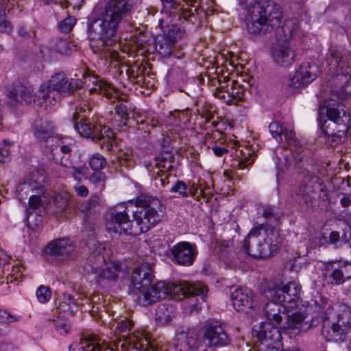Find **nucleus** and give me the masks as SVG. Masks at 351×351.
I'll return each mask as SVG.
<instances>
[{
    "label": "nucleus",
    "instance_id": "nucleus-1",
    "mask_svg": "<svg viewBox=\"0 0 351 351\" xmlns=\"http://www.w3.org/2000/svg\"><path fill=\"white\" fill-rule=\"evenodd\" d=\"M136 210L132 203H122L111 208L106 215L109 232L136 236L146 232L162 217L160 200L152 195L141 194L136 199Z\"/></svg>",
    "mask_w": 351,
    "mask_h": 351
},
{
    "label": "nucleus",
    "instance_id": "nucleus-2",
    "mask_svg": "<svg viewBox=\"0 0 351 351\" xmlns=\"http://www.w3.org/2000/svg\"><path fill=\"white\" fill-rule=\"evenodd\" d=\"M134 0H110L100 17H90L87 34L90 47L95 53L117 60L118 53L112 49L121 22L132 11Z\"/></svg>",
    "mask_w": 351,
    "mask_h": 351
},
{
    "label": "nucleus",
    "instance_id": "nucleus-3",
    "mask_svg": "<svg viewBox=\"0 0 351 351\" xmlns=\"http://www.w3.org/2000/svg\"><path fill=\"white\" fill-rule=\"evenodd\" d=\"M282 12L280 4L268 1L256 5L246 15V29L249 34L264 35L276 32L278 40L289 42L298 29L295 18L287 19L281 26Z\"/></svg>",
    "mask_w": 351,
    "mask_h": 351
},
{
    "label": "nucleus",
    "instance_id": "nucleus-4",
    "mask_svg": "<svg viewBox=\"0 0 351 351\" xmlns=\"http://www.w3.org/2000/svg\"><path fill=\"white\" fill-rule=\"evenodd\" d=\"M131 285L138 291V302L143 306H150L168 296L171 285L165 282L154 283V274L152 264L136 266L131 275Z\"/></svg>",
    "mask_w": 351,
    "mask_h": 351
},
{
    "label": "nucleus",
    "instance_id": "nucleus-5",
    "mask_svg": "<svg viewBox=\"0 0 351 351\" xmlns=\"http://www.w3.org/2000/svg\"><path fill=\"white\" fill-rule=\"evenodd\" d=\"M281 246L280 234L269 224L253 228L245 237L242 248L249 256L265 258L276 254Z\"/></svg>",
    "mask_w": 351,
    "mask_h": 351
},
{
    "label": "nucleus",
    "instance_id": "nucleus-6",
    "mask_svg": "<svg viewBox=\"0 0 351 351\" xmlns=\"http://www.w3.org/2000/svg\"><path fill=\"white\" fill-rule=\"evenodd\" d=\"M91 112V108L86 104L76 107L71 119L75 130L84 138L94 141H107V149L110 150L112 147V130L99 123L98 117L89 118Z\"/></svg>",
    "mask_w": 351,
    "mask_h": 351
},
{
    "label": "nucleus",
    "instance_id": "nucleus-7",
    "mask_svg": "<svg viewBox=\"0 0 351 351\" xmlns=\"http://www.w3.org/2000/svg\"><path fill=\"white\" fill-rule=\"evenodd\" d=\"M324 108L328 117L324 123L319 120L320 127L324 134L335 141L345 137L349 129L351 118L346 110V106L333 99L324 101Z\"/></svg>",
    "mask_w": 351,
    "mask_h": 351
},
{
    "label": "nucleus",
    "instance_id": "nucleus-8",
    "mask_svg": "<svg viewBox=\"0 0 351 351\" xmlns=\"http://www.w3.org/2000/svg\"><path fill=\"white\" fill-rule=\"evenodd\" d=\"M95 245V249L82 267L84 274L88 277L93 276V280L97 283L104 280H116L121 271V265L119 263H107L103 254L105 247L101 244Z\"/></svg>",
    "mask_w": 351,
    "mask_h": 351
},
{
    "label": "nucleus",
    "instance_id": "nucleus-9",
    "mask_svg": "<svg viewBox=\"0 0 351 351\" xmlns=\"http://www.w3.org/2000/svg\"><path fill=\"white\" fill-rule=\"evenodd\" d=\"M84 82L80 79H68L64 73H58L51 76L47 84L40 87V97L46 106L53 105L60 97H68L82 88Z\"/></svg>",
    "mask_w": 351,
    "mask_h": 351
},
{
    "label": "nucleus",
    "instance_id": "nucleus-10",
    "mask_svg": "<svg viewBox=\"0 0 351 351\" xmlns=\"http://www.w3.org/2000/svg\"><path fill=\"white\" fill-rule=\"evenodd\" d=\"M343 56L336 49L331 48L328 53L327 62L337 69L335 74L330 80L332 94L340 99L351 96V68L346 66Z\"/></svg>",
    "mask_w": 351,
    "mask_h": 351
},
{
    "label": "nucleus",
    "instance_id": "nucleus-11",
    "mask_svg": "<svg viewBox=\"0 0 351 351\" xmlns=\"http://www.w3.org/2000/svg\"><path fill=\"white\" fill-rule=\"evenodd\" d=\"M168 295L176 300H185L184 306L190 313H198L200 310L199 306L198 297L202 300H205L208 291V287L203 282L195 283L183 282L178 285H171Z\"/></svg>",
    "mask_w": 351,
    "mask_h": 351
},
{
    "label": "nucleus",
    "instance_id": "nucleus-12",
    "mask_svg": "<svg viewBox=\"0 0 351 351\" xmlns=\"http://www.w3.org/2000/svg\"><path fill=\"white\" fill-rule=\"evenodd\" d=\"M301 286L296 282H289L286 285L280 280H274L268 284L265 295L267 298L278 300L283 303L291 304L293 307L300 299Z\"/></svg>",
    "mask_w": 351,
    "mask_h": 351
},
{
    "label": "nucleus",
    "instance_id": "nucleus-13",
    "mask_svg": "<svg viewBox=\"0 0 351 351\" xmlns=\"http://www.w3.org/2000/svg\"><path fill=\"white\" fill-rule=\"evenodd\" d=\"M326 186H322L319 178L307 171L304 173L300 186L296 193V199L301 206L307 208L316 207V196L319 191H326Z\"/></svg>",
    "mask_w": 351,
    "mask_h": 351
},
{
    "label": "nucleus",
    "instance_id": "nucleus-14",
    "mask_svg": "<svg viewBox=\"0 0 351 351\" xmlns=\"http://www.w3.org/2000/svg\"><path fill=\"white\" fill-rule=\"evenodd\" d=\"M36 142L39 145L43 153L49 159L55 160L54 149L56 145L53 127L47 121L34 123L32 126Z\"/></svg>",
    "mask_w": 351,
    "mask_h": 351
},
{
    "label": "nucleus",
    "instance_id": "nucleus-15",
    "mask_svg": "<svg viewBox=\"0 0 351 351\" xmlns=\"http://www.w3.org/2000/svg\"><path fill=\"white\" fill-rule=\"evenodd\" d=\"M202 340L209 348L223 347L230 343V337L217 321L207 322L202 328Z\"/></svg>",
    "mask_w": 351,
    "mask_h": 351
},
{
    "label": "nucleus",
    "instance_id": "nucleus-16",
    "mask_svg": "<svg viewBox=\"0 0 351 351\" xmlns=\"http://www.w3.org/2000/svg\"><path fill=\"white\" fill-rule=\"evenodd\" d=\"M323 277L328 284H343L351 278V263L343 261H329L323 269Z\"/></svg>",
    "mask_w": 351,
    "mask_h": 351
},
{
    "label": "nucleus",
    "instance_id": "nucleus-17",
    "mask_svg": "<svg viewBox=\"0 0 351 351\" xmlns=\"http://www.w3.org/2000/svg\"><path fill=\"white\" fill-rule=\"evenodd\" d=\"M174 347L176 351H198L201 339L195 328L182 326L176 330Z\"/></svg>",
    "mask_w": 351,
    "mask_h": 351
},
{
    "label": "nucleus",
    "instance_id": "nucleus-18",
    "mask_svg": "<svg viewBox=\"0 0 351 351\" xmlns=\"http://www.w3.org/2000/svg\"><path fill=\"white\" fill-rule=\"evenodd\" d=\"M319 73V69L315 64L302 63L287 83L290 93L294 92L301 87L306 86L317 77Z\"/></svg>",
    "mask_w": 351,
    "mask_h": 351
},
{
    "label": "nucleus",
    "instance_id": "nucleus-19",
    "mask_svg": "<svg viewBox=\"0 0 351 351\" xmlns=\"http://www.w3.org/2000/svg\"><path fill=\"white\" fill-rule=\"evenodd\" d=\"M123 337L125 339L123 342L120 341L117 346V351H119V347L121 351H156L148 334H132L128 335V337L123 335Z\"/></svg>",
    "mask_w": 351,
    "mask_h": 351
},
{
    "label": "nucleus",
    "instance_id": "nucleus-20",
    "mask_svg": "<svg viewBox=\"0 0 351 351\" xmlns=\"http://www.w3.org/2000/svg\"><path fill=\"white\" fill-rule=\"evenodd\" d=\"M169 251L176 263L186 267L193 264L197 254L195 245L187 241L178 243Z\"/></svg>",
    "mask_w": 351,
    "mask_h": 351
},
{
    "label": "nucleus",
    "instance_id": "nucleus-21",
    "mask_svg": "<svg viewBox=\"0 0 351 351\" xmlns=\"http://www.w3.org/2000/svg\"><path fill=\"white\" fill-rule=\"evenodd\" d=\"M253 334L262 344L279 343L282 339L277 326L271 322H261L253 328Z\"/></svg>",
    "mask_w": 351,
    "mask_h": 351
},
{
    "label": "nucleus",
    "instance_id": "nucleus-22",
    "mask_svg": "<svg viewBox=\"0 0 351 351\" xmlns=\"http://www.w3.org/2000/svg\"><path fill=\"white\" fill-rule=\"evenodd\" d=\"M254 293L247 288H231L230 298L234 308L237 311L248 313L254 307Z\"/></svg>",
    "mask_w": 351,
    "mask_h": 351
},
{
    "label": "nucleus",
    "instance_id": "nucleus-23",
    "mask_svg": "<svg viewBox=\"0 0 351 351\" xmlns=\"http://www.w3.org/2000/svg\"><path fill=\"white\" fill-rule=\"evenodd\" d=\"M348 332L346 328L333 322L326 315H324L322 319V335L327 341L343 342L347 337Z\"/></svg>",
    "mask_w": 351,
    "mask_h": 351
},
{
    "label": "nucleus",
    "instance_id": "nucleus-24",
    "mask_svg": "<svg viewBox=\"0 0 351 351\" xmlns=\"http://www.w3.org/2000/svg\"><path fill=\"white\" fill-rule=\"evenodd\" d=\"M271 57L276 64L287 67L293 62L295 53L289 42L278 40L271 49Z\"/></svg>",
    "mask_w": 351,
    "mask_h": 351
},
{
    "label": "nucleus",
    "instance_id": "nucleus-25",
    "mask_svg": "<svg viewBox=\"0 0 351 351\" xmlns=\"http://www.w3.org/2000/svg\"><path fill=\"white\" fill-rule=\"evenodd\" d=\"M8 104L11 108H18L23 106L30 104L34 100V95L29 88L23 85H16L8 94Z\"/></svg>",
    "mask_w": 351,
    "mask_h": 351
},
{
    "label": "nucleus",
    "instance_id": "nucleus-26",
    "mask_svg": "<svg viewBox=\"0 0 351 351\" xmlns=\"http://www.w3.org/2000/svg\"><path fill=\"white\" fill-rule=\"evenodd\" d=\"M336 307V309L328 308L325 315L349 332L351 328V308L343 304Z\"/></svg>",
    "mask_w": 351,
    "mask_h": 351
},
{
    "label": "nucleus",
    "instance_id": "nucleus-27",
    "mask_svg": "<svg viewBox=\"0 0 351 351\" xmlns=\"http://www.w3.org/2000/svg\"><path fill=\"white\" fill-rule=\"evenodd\" d=\"M73 247L69 240L65 238L54 239L49 242L45 247L47 254L54 256L58 259H64L71 254Z\"/></svg>",
    "mask_w": 351,
    "mask_h": 351
},
{
    "label": "nucleus",
    "instance_id": "nucleus-28",
    "mask_svg": "<svg viewBox=\"0 0 351 351\" xmlns=\"http://www.w3.org/2000/svg\"><path fill=\"white\" fill-rule=\"evenodd\" d=\"M263 308L264 315L266 318L274 324L279 325L282 320V315H286L287 308L282 302L269 298Z\"/></svg>",
    "mask_w": 351,
    "mask_h": 351
},
{
    "label": "nucleus",
    "instance_id": "nucleus-29",
    "mask_svg": "<svg viewBox=\"0 0 351 351\" xmlns=\"http://www.w3.org/2000/svg\"><path fill=\"white\" fill-rule=\"evenodd\" d=\"M107 346L100 343L94 337L81 338L79 341L72 343L69 351H106Z\"/></svg>",
    "mask_w": 351,
    "mask_h": 351
},
{
    "label": "nucleus",
    "instance_id": "nucleus-30",
    "mask_svg": "<svg viewBox=\"0 0 351 351\" xmlns=\"http://www.w3.org/2000/svg\"><path fill=\"white\" fill-rule=\"evenodd\" d=\"M173 14L177 15L179 18L183 19L196 27L200 26L202 19L205 16L204 11L195 5H193L190 9H184L180 7Z\"/></svg>",
    "mask_w": 351,
    "mask_h": 351
},
{
    "label": "nucleus",
    "instance_id": "nucleus-31",
    "mask_svg": "<svg viewBox=\"0 0 351 351\" xmlns=\"http://www.w3.org/2000/svg\"><path fill=\"white\" fill-rule=\"evenodd\" d=\"M245 88L237 80H232L230 86L227 88L228 104H236L241 101L244 97Z\"/></svg>",
    "mask_w": 351,
    "mask_h": 351
},
{
    "label": "nucleus",
    "instance_id": "nucleus-32",
    "mask_svg": "<svg viewBox=\"0 0 351 351\" xmlns=\"http://www.w3.org/2000/svg\"><path fill=\"white\" fill-rule=\"evenodd\" d=\"M116 114L121 118L123 126L127 127L131 117L134 116V108L127 101H120L114 107Z\"/></svg>",
    "mask_w": 351,
    "mask_h": 351
},
{
    "label": "nucleus",
    "instance_id": "nucleus-33",
    "mask_svg": "<svg viewBox=\"0 0 351 351\" xmlns=\"http://www.w3.org/2000/svg\"><path fill=\"white\" fill-rule=\"evenodd\" d=\"M12 8L10 0L0 2V32L10 34L12 32L13 25L6 16V11L9 12Z\"/></svg>",
    "mask_w": 351,
    "mask_h": 351
},
{
    "label": "nucleus",
    "instance_id": "nucleus-34",
    "mask_svg": "<svg viewBox=\"0 0 351 351\" xmlns=\"http://www.w3.org/2000/svg\"><path fill=\"white\" fill-rule=\"evenodd\" d=\"M287 320L283 327L285 329H299L302 325V322L306 318V315L299 311L287 314L286 316Z\"/></svg>",
    "mask_w": 351,
    "mask_h": 351
},
{
    "label": "nucleus",
    "instance_id": "nucleus-35",
    "mask_svg": "<svg viewBox=\"0 0 351 351\" xmlns=\"http://www.w3.org/2000/svg\"><path fill=\"white\" fill-rule=\"evenodd\" d=\"M77 303L73 296L64 293L60 296L58 308L62 312H70L71 315L74 313L73 307H77Z\"/></svg>",
    "mask_w": 351,
    "mask_h": 351
},
{
    "label": "nucleus",
    "instance_id": "nucleus-36",
    "mask_svg": "<svg viewBox=\"0 0 351 351\" xmlns=\"http://www.w3.org/2000/svg\"><path fill=\"white\" fill-rule=\"evenodd\" d=\"M88 180L97 191V193H101L104 190L107 180V176L104 172L95 171L90 176Z\"/></svg>",
    "mask_w": 351,
    "mask_h": 351
},
{
    "label": "nucleus",
    "instance_id": "nucleus-37",
    "mask_svg": "<svg viewBox=\"0 0 351 351\" xmlns=\"http://www.w3.org/2000/svg\"><path fill=\"white\" fill-rule=\"evenodd\" d=\"M174 45L162 36L155 40V48L163 56H170Z\"/></svg>",
    "mask_w": 351,
    "mask_h": 351
},
{
    "label": "nucleus",
    "instance_id": "nucleus-38",
    "mask_svg": "<svg viewBox=\"0 0 351 351\" xmlns=\"http://www.w3.org/2000/svg\"><path fill=\"white\" fill-rule=\"evenodd\" d=\"M25 220L26 226L29 229L36 230V228L42 225L43 217L42 215L38 214L37 211L27 210Z\"/></svg>",
    "mask_w": 351,
    "mask_h": 351
},
{
    "label": "nucleus",
    "instance_id": "nucleus-39",
    "mask_svg": "<svg viewBox=\"0 0 351 351\" xmlns=\"http://www.w3.org/2000/svg\"><path fill=\"white\" fill-rule=\"evenodd\" d=\"M100 197L96 193L92 195L90 199L82 205V211L86 213V215H92L99 211Z\"/></svg>",
    "mask_w": 351,
    "mask_h": 351
},
{
    "label": "nucleus",
    "instance_id": "nucleus-40",
    "mask_svg": "<svg viewBox=\"0 0 351 351\" xmlns=\"http://www.w3.org/2000/svg\"><path fill=\"white\" fill-rule=\"evenodd\" d=\"M242 152V158L239 160H236L233 164V166L236 169H243L245 167L251 165L256 158V155L254 152H250L248 150L247 153H245L243 151Z\"/></svg>",
    "mask_w": 351,
    "mask_h": 351
},
{
    "label": "nucleus",
    "instance_id": "nucleus-41",
    "mask_svg": "<svg viewBox=\"0 0 351 351\" xmlns=\"http://www.w3.org/2000/svg\"><path fill=\"white\" fill-rule=\"evenodd\" d=\"M89 166L95 171H100L106 165V158L100 154L96 153L89 159Z\"/></svg>",
    "mask_w": 351,
    "mask_h": 351
},
{
    "label": "nucleus",
    "instance_id": "nucleus-42",
    "mask_svg": "<svg viewBox=\"0 0 351 351\" xmlns=\"http://www.w3.org/2000/svg\"><path fill=\"white\" fill-rule=\"evenodd\" d=\"M59 163L63 167H66V168L73 169V178L75 180H80V178L79 177L80 175L84 176V174H85L84 171L86 169V168L84 167L80 166V167H75L73 165L72 161L69 160V159H67V158H66L64 160V157H62L60 159Z\"/></svg>",
    "mask_w": 351,
    "mask_h": 351
},
{
    "label": "nucleus",
    "instance_id": "nucleus-43",
    "mask_svg": "<svg viewBox=\"0 0 351 351\" xmlns=\"http://www.w3.org/2000/svg\"><path fill=\"white\" fill-rule=\"evenodd\" d=\"M182 33L183 31L179 27L171 25L162 36H165L167 40L175 45L177 40L182 36Z\"/></svg>",
    "mask_w": 351,
    "mask_h": 351
},
{
    "label": "nucleus",
    "instance_id": "nucleus-44",
    "mask_svg": "<svg viewBox=\"0 0 351 351\" xmlns=\"http://www.w3.org/2000/svg\"><path fill=\"white\" fill-rule=\"evenodd\" d=\"M156 320L161 325L167 324L172 320L171 316L165 306H159L156 310Z\"/></svg>",
    "mask_w": 351,
    "mask_h": 351
},
{
    "label": "nucleus",
    "instance_id": "nucleus-45",
    "mask_svg": "<svg viewBox=\"0 0 351 351\" xmlns=\"http://www.w3.org/2000/svg\"><path fill=\"white\" fill-rule=\"evenodd\" d=\"M263 216L269 221H276L280 219L281 215L276 210L275 207L271 206H265L263 209Z\"/></svg>",
    "mask_w": 351,
    "mask_h": 351
},
{
    "label": "nucleus",
    "instance_id": "nucleus-46",
    "mask_svg": "<svg viewBox=\"0 0 351 351\" xmlns=\"http://www.w3.org/2000/svg\"><path fill=\"white\" fill-rule=\"evenodd\" d=\"M170 192L177 193L182 197H189L191 193L188 191V186L182 180H177L176 184L170 189Z\"/></svg>",
    "mask_w": 351,
    "mask_h": 351
},
{
    "label": "nucleus",
    "instance_id": "nucleus-47",
    "mask_svg": "<svg viewBox=\"0 0 351 351\" xmlns=\"http://www.w3.org/2000/svg\"><path fill=\"white\" fill-rule=\"evenodd\" d=\"M269 131L272 136L276 138L278 142L282 141V126L276 121H273L269 125Z\"/></svg>",
    "mask_w": 351,
    "mask_h": 351
},
{
    "label": "nucleus",
    "instance_id": "nucleus-48",
    "mask_svg": "<svg viewBox=\"0 0 351 351\" xmlns=\"http://www.w3.org/2000/svg\"><path fill=\"white\" fill-rule=\"evenodd\" d=\"M36 297L41 303L48 302L51 298V291L49 287L41 285L36 290Z\"/></svg>",
    "mask_w": 351,
    "mask_h": 351
},
{
    "label": "nucleus",
    "instance_id": "nucleus-49",
    "mask_svg": "<svg viewBox=\"0 0 351 351\" xmlns=\"http://www.w3.org/2000/svg\"><path fill=\"white\" fill-rule=\"evenodd\" d=\"M75 22L76 20L74 17L69 16L58 23V30L62 33H69L72 30Z\"/></svg>",
    "mask_w": 351,
    "mask_h": 351
},
{
    "label": "nucleus",
    "instance_id": "nucleus-50",
    "mask_svg": "<svg viewBox=\"0 0 351 351\" xmlns=\"http://www.w3.org/2000/svg\"><path fill=\"white\" fill-rule=\"evenodd\" d=\"M12 143L8 140H4L2 145L0 146V163H5L10 160V153L9 147Z\"/></svg>",
    "mask_w": 351,
    "mask_h": 351
},
{
    "label": "nucleus",
    "instance_id": "nucleus-51",
    "mask_svg": "<svg viewBox=\"0 0 351 351\" xmlns=\"http://www.w3.org/2000/svg\"><path fill=\"white\" fill-rule=\"evenodd\" d=\"M118 162L120 166L130 168L134 166L132 156L125 152H120L117 156Z\"/></svg>",
    "mask_w": 351,
    "mask_h": 351
},
{
    "label": "nucleus",
    "instance_id": "nucleus-52",
    "mask_svg": "<svg viewBox=\"0 0 351 351\" xmlns=\"http://www.w3.org/2000/svg\"><path fill=\"white\" fill-rule=\"evenodd\" d=\"M162 5V11L173 14L180 7L176 0H160Z\"/></svg>",
    "mask_w": 351,
    "mask_h": 351
},
{
    "label": "nucleus",
    "instance_id": "nucleus-53",
    "mask_svg": "<svg viewBox=\"0 0 351 351\" xmlns=\"http://www.w3.org/2000/svg\"><path fill=\"white\" fill-rule=\"evenodd\" d=\"M54 204L58 211L62 212L66 209L69 206V197L66 194L58 195L54 199Z\"/></svg>",
    "mask_w": 351,
    "mask_h": 351
},
{
    "label": "nucleus",
    "instance_id": "nucleus-54",
    "mask_svg": "<svg viewBox=\"0 0 351 351\" xmlns=\"http://www.w3.org/2000/svg\"><path fill=\"white\" fill-rule=\"evenodd\" d=\"M54 326L56 330L60 335H64L69 332L71 329L70 323L68 320L59 318L56 321H54Z\"/></svg>",
    "mask_w": 351,
    "mask_h": 351
},
{
    "label": "nucleus",
    "instance_id": "nucleus-55",
    "mask_svg": "<svg viewBox=\"0 0 351 351\" xmlns=\"http://www.w3.org/2000/svg\"><path fill=\"white\" fill-rule=\"evenodd\" d=\"M89 95L97 93L99 95L109 97L108 85L104 82H99L95 87H92L88 90Z\"/></svg>",
    "mask_w": 351,
    "mask_h": 351
},
{
    "label": "nucleus",
    "instance_id": "nucleus-56",
    "mask_svg": "<svg viewBox=\"0 0 351 351\" xmlns=\"http://www.w3.org/2000/svg\"><path fill=\"white\" fill-rule=\"evenodd\" d=\"M174 160V155L168 148L164 149L158 156L155 157V161L165 162L166 163H173Z\"/></svg>",
    "mask_w": 351,
    "mask_h": 351
},
{
    "label": "nucleus",
    "instance_id": "nucleus-57",
    "mask_svg": "<svg viewBox=\"0 0 351 351\" xmlns=\"http://www.w3.org/2000/svg\"><path fill=\"white\" fill-rule=\"evenodd\" d=\"M53 49L59 53H66L69 50V45L66 39L58 38L55 40Z\"/></svg>",
    "mask_w": 351,
    "mask_h": 351
},
{
    "label": "nucleus",
    "instance_id": "nucleus-58",
    "mask_svg": "<svg viewBox=\"0 0 351 351\" xmlns=\"http://www.w3.org/2000/svg\"><path fill=\"white\" fill-rule=\"evenodd\" d=\"M19 317L15 315L10 314L6 310L0 309V324H9L10 323L16 322Z\"/></svg>",
    "mask_w": 351,
    "mask_h": 351
},
{
    "label": "nucleus",
    "instance_id": "nucleus-59",
    "mask_svg": "<svg viewBox=\"0 0 351 351\" xmlns=\"http://www.w3.org/2000/svg\"><path fill=\"white\" fill-rule=\"evenodd\" d=\"M227 233H229L230 234H232V239L227 238L222 241L221 245L225 248L233 247L235 245V241H238V238H237V237H238L239 236L238 232L234 228H231V229L228 230L227 231Z\"/></svg>",
    "mask_w": 351,
    "mask_h": 351
},
{
    "label": "nucleus",
    "instance_id": "nucleus-60",
    "mask_svg": "<svg viewBox=\"0 0 351 351\" xmlns=\"http://www.w3.org/2000/svg\"><path fill=\"white\" fill-rule=\"evenodd\" d=\"M30 191H32V189L29 184L27 182H23L19 184L16 187V192L18 198L20 201L23 199L27 197Z\"/></svg>",
    "mask_w": 351,
    "mask_h": 351
},
{
    "label": "nucleus",
    "instance_id": "nucleus-61",
    "mask_svg": "<svg viewBox=\"0 0 351 351\" xmlns=\"http://www.w3.org/2000/svg\"><path fill=\"white\" fill-rule=\"evenodd\" d=\"M132 326V322L125 318L116 323L115 328L121 332L130 331Z\"/></svg>",
    "mask_w": 351,
    "mask_h": 351
},
{
    "label": "nucleus",
    "instance_id": "nucleus-62",
    "mask_svg": "<svg viewBox=\"0 0 351 351\" xmlns=\"http://www.w3.org/2000/svg\"><path fill=\"white\" fill-rule=\"evenodd\" d=\"M240 4L243 5V8L246 10L247 14L250 13V10L253 9L256 5L261 3V0H239Z\"/></svg>",
    "mask_w": 351,
    "mask_h": 351
},
{
    "label": "nucleus",
    "instance_id": "nucleus-63",
    "mask_svg": "<svg viewBox=\"0 0 351 351\" xmlns=\"http://www.w3.org/2000/svg\"><path fill=\"white\" fill-rule=\"evenodd\" d=\"M41 205V199L38 195H31L29 199V210H35L39 209Z\"/></svg>",
    "mask_w": 351,
    "mask_h": 351
},
{
    "label": "nucleus",
    "instance_id": "nucleus-64",
    "mask_svg": "<svg viewBox=\"0 0 351 351\" xmlns=\"http://www.w3.org/2000/svg\"><path fill=\"white\" fill-rule=\"evenodd\" d=\"M156 174L160 178L159 181L162 186H165L169 184V178L171 176L170 173H167L163 170H158Z\"/></svg>",
    "mask_w": 351,
    "mask_h": 351
}]
</instances>
